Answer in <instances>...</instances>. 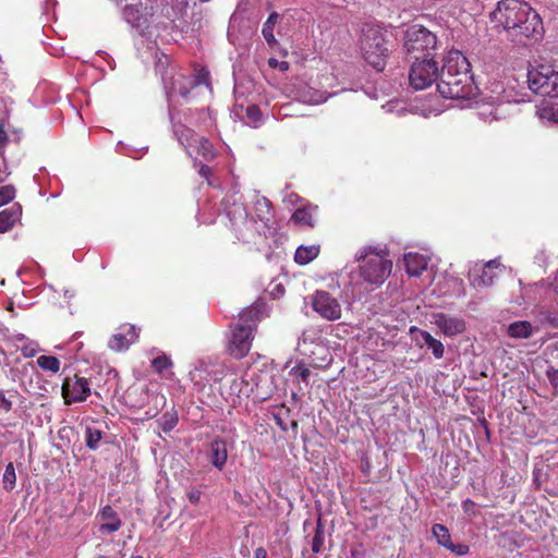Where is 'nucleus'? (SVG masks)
<instances>
[{
	"label": "nucleus",
	"instance_id": "nucleus-1",
	"mask_svg": "<svg viewBox=\"0 0 558 558\" xmlns=\"http://www.w3.org/2000/svg\"><path fill=\"white\" fill-rule=\"evenodd\" d=\"M489 16L496 27H502L507 39L517 46L526 47L543 37L542 19L526 2L500 0Z\"/></svg>",
	"mask_w": 558,
	"mask_h": 558
},
{
	"label": "nucleus",
	"instance_id": "nucleus-2",
	"mask_svg": "<svg viewBox=\"0 0 558 558\" xmlns=\"http://www.w3.org/2000/svg\"><path fill=\"white\" fill-rule=\"evenodd\" d=\"M260 319L262 312L258 306L247 307L240 313L239 320L230 326L231 335L227 345L230 356L241 360L248 354Z\"/></svg>",
	"mask_w": 558,
	"mask_h": 558
},
{
	"label": "nucleus",
	"instance_id": "nucleus-3",
	"mask_svg": "<svg viewBox=\"0 0 558 558\" xmlns=\"http://www.w3.org/2000/svg\"><path fill=\"white\" fill-rule=\"evenodd\" d=\"M359 48L367 64L378 72L385 70L390 48L387 32L381 26L365 24L359 38Z\"/></svg>",
	"mask_w": 558,
	"mask_h": 558
},
{
	"label": "nucleus",
	"instance_id": "nucleus-4",
	"mask_svg": "<svg viewBox=\"0 0 558 558\" xmlns=\"http://www.w3.org/2000/svg\"><path fill=\"white\" fill-rule=\"evenodd\" d=\"M356 259L360 262V276L371 286L379 288L391 275L392 262L384 250L366 246Z\"/></svg>",
	"mask_w": 558,
	"mask_h": 558
},
{
	"label": "nucleus",
	"instance_id": "nucleus-5",
	"mask_svg": "<svg viewBox=\"0 0 558 558\" xmlns=\"http://www.w3.org/2000/svg\"><path fill=\"white\" fill-rule=\"evenodd\" d=\"M456 108H472L478 104L480 89L474 84L471 63L460 51L456 50Z\"/></svg>",
	"mask_w": 558,
	"mask_h": 558
},
{
	"label": "nucleus",
	"instance_id": "nucleus-6",
	"mask_svg": "<svg viewBox=\"0 0 558 558\" xmlns=\"http://www.w3.org/2000/svg\"><path fill=\"white\" fill-rule=\"evenodd\" d=\"M436 45V36L422 25H412L405 32L404 49L409 61L433 59Z\"/></svg>",
	"mask_w": 558,
	"mask_h": 558
},
{
	"label": "nucleus",
	"instance_id": "nucleus-7",
	"mask_svg": "<svg viewBox=\"0 0 558 558\" xmlns=\"http://www.w3.org/2000/svg\"><path fill=\"white\" fill-rule=\"evenodd\" d=\"M527 83L535 94L558 97V72L550 65L543 64L529 71Z\"/></svg>",
	"mask_w": 558,
	"mask_h": 558
},
{
	"label": "nucleus",
	"instance_id": "nucleus-8",
	"mask_svg": "<svg viewBox=\"0 0 558 558\" xmlns=\"http://www.w3.org/2000/svg\"><path fill=\"white\" fill-rule=\"evenodd\" d=\"M438 74V66L434 59L412 60L409 72L410 85L416 89H425L433 84Z\"/></svg>",
	"mask_w": 558,
	"mask_h": 558
},
{
	"label": "nucleus",
	"instance_id": "nucleus-9",
	"mask_svg": "<svg viewBox=\"0 0 558 558\" xmlns=\"http://www.w3.org/2000/svg\"><path fill=\"white\" fill-rule=\"evenodd\" d=\"M92 393L90 383L86 377L74 374L63 379L61 386V396L64 404L84 402Z\"/></svg>",
	"mask_w": 558,
	"mask_h": 558
},
{
	"label": "nucleus",
	"instance_id": "nucleus-10",
	"mask_svg": "<svg viewBox=\"0 0 558 558\" xmlns=\"http://www.w3.org/2000/svg\"><path fill=\"white\" fill-rule=\"evenodd\" d=\"M311 305L323 319L333 322L341 318L342 308L339 301L327 291L316 290L311 296Z\"/></svg>",
	"mask_w": 558,
	"mask_h": 558
},
{
	"label": "nucleus",
	"instance_id": "nucleus-11",
	"mask_svg": "<svg viewBox=\"0 0 558 558\" xmlns=\"http://www.w3.org/2000/svg\"><path fill=\"white\" fill-rule=\"evenodd\" d=\"M150 0H138L136 3L126 4L123 9V17L131 27L135 28L140 34H144L149 26L154 9L148 5Z\"/></svg>",
	"mask_w": 558,
	"mask_h": 558
},
{
	"label": "nucleus",
	"instance_id": "nucleus-12",
	"mask_svg": "<svg viewBox=\"0 0 558 558\" xmlns=\"http://www.w3.org/2000/svg\"><path fill=\"white\" fill-rule=\"evenodd\" d=\"M162 82L165 88L171 95H180L186 97L192 89V81L190 77L175 71L173 66L166 69L162 73Z\"/></svg>",
	"mask_w": 558,
	"mask_h": 558
},
{
	"label": "nucleus",
	"instance_id": "nucleus-13",
	"mask_svg": "<svg viewBox=\"0 0 558 558\" xmlns=\"http://www.w3.org/2000/svg\"><path fill=\"white\" fill-rule=\"evenodd\" d=\"M499 266L496 259H492L486 264L475 265L469 270V280L475 288H488L494 284L496 277L495 269Z\"/></svg>",
	"mask_w": 558,
	"mask_h": 558
},
{
	"label": "nucleus",
	"instance_id": "nucleus-14",
	"mask_svg": "<svg viewBox=\"0 0 558 558\" xmlns=\"http://www.w3.org/2000/svg\"><path fill=\"white\" fill-rule=\"evenodd\" d=\"M317 217L318 206L310 202H303L301 206L294 210L290 220L299 227L314 228L317 223Z\"/></svg>",
	"mask_w": 558,
	"mask_h": 558
},
{
	"label": "nucleus",
	"instance_id": "nucleus-15",
	"mask_svg": "<svg viewBox=\"0 0 558 558\" xmlns=\"http://www.w3.org/2000/svg\"><path fill=\"white\" fill-rule=\"evenodd\" d=\"M140 337V329L134 325H128L123 328L122 332L113 335L109 340V348L116 352H122L130 348V345L137 341Z\"/></svg>",
	"mask_w": 558,
	"mask_h": 558
},
{
	"label": "nucleus",
	"instance_id": "nucleus-16",
	"mask_svg": "<svg viewBox=\"0 0 558 558\" xmlns=\"http://www.w3.org/2000/svg\"><path fill=\"white\" fill-rule=\"evenodd\" d=\"M102 523L98 526V532L102 536H107L118 532L122 526V520L117 511L109 505L105 506L98 513Z\"/></svg>",
	"mask_w": 558,
	"mask_h": 558
},
{
	"label": "nucleus",
	"instance_id": "nucleus-17",
	"mask_svg": "<svg viewBox=\"0 0 558 558\" xmlns=\"http://www.w3.org/2000/svg\"><path fill=\"white\" fill-rule=\"evenodd\" d=\"M228 459V450H227V444L221 438H215L210 442V449H209V460L211 464L222 470L226 465Z\"/></svg>",
	"mask_w": 558,
	"mask_h": 558
},
{
	"label": "nucleus",
	"instance_id": "nucleus-18",
	"mask_svg": "<svg viewBox=\"0 0 558 558\" xmlns=\"http://www.w3.org/2000/svg\"><path fill=\"white\" fill-rule=\"evenodd\" d=\"M21 216L22 207L20 204H14L10 208L0 211V233L11 230Z\"/></svg>",
	"mask_w": 558,
	"mask_h": 558
},
{
	"label": "nucleus",
	"instance_id": "nucleus-19",
	"mask_svg": "<svg viewBox=\"0 0 558 558\" xmlns=\"http://www.w3.org/2000/svg\"><path fill=\"white\" fill-rule=\"evenodd\" d=\"M404 266L410 276L417 277L427 268V259L417 253H408L404 255Z\"/></svg>",
	"mask_w": 558,
	"mask_h": 558
},
{
	"label": "nucleus",
	"instance_id": "nucleus-20",
	"mask_svg": "<svg viewBox=\"0 0 558 558\" xmlns=\"http://www.w3.org/2000/svg\"><path fill=\"white\" fill-rule=\"evenodd\" d=\"M173 363L166 353L161 352L156 357L151 360L153 369L160 375L162 378L171 379L173 377V372L171 371Z\"/></svg>",
	"mask_w": 558,
	"mask_h": 558
},
{
	"label": "nucleus",
	"instance_id": "nucleus-21",
	"mask_svg": "<svg viewBox=\"0 0 558 558\" xmlns=\"http://www.w3.org/2000/svg\"><path fill=\"white\" fill-rule=\"evenodd\" d=\"M320 252L319 245H300L294 254V262L299 265H306L314 260Z\"/></svg>",
	"mask_w": 558,
	"mask_h": 558
},
{
	"label": "nucleus",
	"instance_id": "nucleus-22",
	"mask_svg": "<svg viewBox=\"0 0 558 558\" xmlns=\"http://www.w3.org/2000/svg\"><path fill=\"white\" fill-rule=\"evenodd\" d=\"M507 333L511 338L527 339L533 333V327L527 320H519L508 326Z\"/></svg>",
	"mask_w": 558,
	"mask_h": 558
},
{
	"label": "nucleus",
	"instance_id": "nucleus-23",
	"mask_svg": "<svg viewBox=\"0 0 558 558\" xmlns=\"http://www.w3.org/2000/svg\"><path fill=\"white\" fill-rule=\"evenodd\" d=\"M256 217L267 226L272 217V205L266 197H258L254 203Z\"/></svg>",
	"mask_w": 558,
	"mask_h": 558
},
{
	"label": "nucleus",
	"instance_id": "nucleus-24",
	"mask_svg": "<svg viewBox=\"0 0 558 558\" xmlns=\"http://www.w3.org/2000/svg\"><path fill=\"white\" fill-rule=\"evenodd\" d=\"M432 532L439 545L453 551V543L451 541V534L447 526L439 524V523L434 524Z\"/></svg>",
	"mask_w": 558,
	"mask_h": 558
},
{
	"label": "nucleus",
	"instance_id": "nucleus-25",
	"mask_svg": "<svg viewBox=\"0 0 558 558\" xmlns=\"http://www.w3.org/2000/svg\"><path fill=\"white\" fill-rule=\"evenodd\" d=\"M193 148L207 161H210L216 157L214 145L205 136H199Z\"/></svg>",
	"mask_w": 558,
	"mask_h": 558
},
{
	"label": "nucleus",
	"instance_id": "nucleus-26",
	"mask_svg": "<svg viewBox=\"0 0 558 558\" xmlns=\"http://www.w3.org/2000/svg\"><path fill=\"white\" fill-rule=\"evenodd\" d=\"M175 133L179 142L186 149L194 147L195 142L199 138V135H197L194 130L186 126H181L175 131Z\"/></svg>",
	"mask_w": 558,
	"mask_h": 558
},
{
	"label": "nucleus",
	"instance_id": "nucleus-27",
	"mask_svg": "<svg viewBox=\"0 0 558 558\" xmlns=\"http://www.w3.org/2000/svg\"><path fill=\"white\" fill-rule=\"evenodd\" d=\"M37 365L46 372H51L53 374L58 373L60 369V360L53 355H40L37 357Z\"/></svg>",
	"mask_w": 558,
	"mask_h": 558
},
{
	"label": "nucleus",
	"instance_id": "nucleus-28",
	"mask_svg": "<svg viewBox=\"0 0 558 558\" xmlns=\"http://www.w3.org/2000/svg\"><path fill=\"white\" fill-rule=\"evenodd\" d=\"M277 17V13H271L268 16L267 21L264 23L262 28V34L269 46H274L275 44H277L276 37L274 35V27Z\"/></svg>",
	"mask_w": 558,
	"mask_h": 558
},
{
	"label": "nucleus",
	"instance_id": "nucleus-29",
	"mask_svg": "<svg viewBox=\"0 0 558 558\" xmlns=\"http://www.w3.org/2000/svg\"><path fill=\"white\" fill-rule=\"evenodd\" d=\"M179 417L175 411H167L159 418L158 423L162 432L170 433L178 424Z\"/></svg>",
	"mask_w": 558,
	"mask_h": 558
},
{
	"label": "nucleus",
	"instance_id": "nucleus-30",
	"mask_svg": "<svg viewBox=\"0 0 558 558\" xmlns=\"http://www.w3.org/2000/svg\"><path fill=\"white\" fill-rule=\"evenodd\" d=\"M325 542V532L322 520L318 519L317 526L315 529V534L312 539V553L318 554L320 553Z\"/></svg>",
	"mask_w": 558,
	"mask_h": 558
},
{
	"label": "nucleus",
	"instance_id": "nucleus-31",
	"mask_svg": "<svg viewBox=\"0 0 558 558\" xmlns=\"http://www.w3.org/2000/svg\"><path fill=\"white\" fill-rule=\"evenodd\" d=\"M437 92L444 99L449 100V101L453 100V89L451 86V82L446 81L444 78V73L441 74L440 80L437 83ZM450 107H451V102H449L447 108H450Z\"/></svg>",
	"mask_w": 558,
	"mask_h": 558
},
{
	"label": "nucleus",
	"instance_id": "nucleus-32",
	"mask_svg": "<svg viewBox=\"0 0 558 558\" xmlns=\"http://www.w3.org/2000/svg\"><path fill=\"white\" fill-rule=\"evenodd\" d=\"M86 446L90 450H96L99 446V442L102 438V432L93 428V427H86Z\"/></svg>",
	"mask_w": 558,
	"mask_h": 558
},
{
	"label": "nucleus",
	"instance_id": "nucleus-33",
	"mask_svg": "<svg viewBox=\"0 0 558 558\" xmlns=\"http://www.w3.org/2000/svg\"><path fill=\"white\" fill-rule=\"evenodd\" d=\"M16 475L13 464L10 462L3 473V487L5 490H12L15 486Z\"/></svg>",
	"mask_w": 558,
	"mask_h": 558
},
{
	"label": "nucleus",
	"instance_id": "nucleus-34",
	"mask_svg": "<svg viewBox=\"0 0 558 558\" xmlns=\"http://www.w3.org/2000/svg\"><path fill=\"white\" fill-rule=\"evenodd\" d=\"M410 333L417 343V345H420L421 348L426 347L427 342L430 341L433 337L429 332L422 330L417 327H412L410 329Z\"/></svg>",
	"mask_w": 558,
	"mask_h": 558
},
{
	"label": "nucleus",
	"instance_id": "nucleus-35",
	"mask_svg": "<svg viewBox=\"0 0 558 558\" xmlns=\"http://www.w3.org/2000/svg\"><path fill=\"white\" fill-rule=\"evenodd\" d=\"M291 375L302 381H307L311 376L310 368L302 362L298 363L291 369Z\"/></svg>",
	"mask_w": 558,
	"mask_h": 558
},
{
	"label": "nucleus",
	"instance_id": "nucleus-36",
	"mask_svg": "<svg viewBox=\"0 0 558 558\" xmlns=\"http://www.w3.org/2000/svg\"><path fill=\"white\" fill-rule=\"evenodd\" d=\"M19 395L17 391H11L9 396L5 395L4 391L0 390V411L3 413H9L12 410V398Z\"/></svg>",
	"mask_w": 558,
	"mask_h": 558
},
{
	"label": "nucleus",
	"instance_id": "nucleus-37",
	"mask_svg": "<svg viewBox=\"0 0 558 558\" xmlns=\"http://www.w3.org/2000/svg\"><path fill=\"white\" fill-rule=\"evenodd\" d=\"M15 197V187L13 185H4L0 187V207L7 205Z\"/></svg>",
	"mask_w": 558,
	"mask_h": 558
},
{
	"label": "nucleus",
	"instance_id": "nucleus-38",
	"mask_svg": "<svg viewBox=\"0 0 558 558\" xmlns=\"http://www.w3.org/2000/svg\"><path fill=\"white\" fill-rule=\"evenodd\" d=\"M426 347L432 350L435 357L439 359L444 355L442 343L434 337H432L430 341L427 342Z\"/></svg>",
	"mask_w": 558,
	"mask_h": 558
},
{
	"label": "nucleus",
	"instance_id": "nucleus-39",
	"mask_svg": "<svg viewBox=\"0 0 558 558\" xmlns=\"http://www.w3.org/2000/svg\"><path fill=\"white\" fill-rule=\"evenodd\" d=\"M246 117L247 119L256 124L257 122L260 121V118H262V112H260V109L256 106V105H251L246 108Z\"/></svg>",
	"mask_w": 558,
	"mask_h": 558
},
{
	"label": "nucleus",
	"instance_id": "nucleus-40",
	"mask_svg": "<svg viewBox=\"0 0 558 558\" xmlns=\"http://www.w3.org/2000/svg\"><path fill=\"white\" fill-rule=\"evenodd\" d=\"M192 81V88L197 86V85H201V84H208L209 83V73L207 71H199L198 74L194 77V78H191Z\"/></svg>",
	"mask_w": 558,
	"mask_h": 558
},
{
	"label": "nucleus",
	"instance_id": "nucleus-41",
	"mask_svg": "<svg viewBox=\"0 0 558 558\" xmlns=\"http://www.w3.org/2000/svg\"><path fill=\"white\" fill-rule=\"evenodd\" d=\"M268 65L271 69H277L278 68L282 72H286V71L289 70V63L287 61H278L275 58H269L268 59Z\"/></svg>",
	"mask_w": 558,
	"mask_h": 558
},
{
	"label": "nucleus",
	"instance_id": "nucleus-42",
	"mask_svg": "<svg viewBox=\"0 0 558 558\" xmlns=\"http://www.w3.org/2000/svg\"><path fill=\"white\" fill-rule=\"evenodd\" d=\"M546 376L551 384L553 387L558 388V369L554 367H548L546 371Z\"/></svg>",
	"mask_w": 558,
	"mask_h": 558
},
{
	"label": "nucleus",
	"instance_id": "nucleus-43",
	"mask_svg": "<svg viewBox=\"0 0 558 558\" xmlns=\"http://www.w3.org/2000/svg\"><path fill=\"white\" fill-rule=\"evenodd\" d=\"M201 496H202V492L196 488H193L187 493V499L193 505H195L199 501Z\"/></svg>",
	"mask_w": 558,
	"mask_h": 558
},
{
	"label": "nucleus",
	"instance_id": "nucleus-44",
	"mask_svg": "<svg viewBox=\"0 0 558 558\" xmlns=\"http://www.w3.org/2000/svg\"><path fill=\"white\" fill-rule=\"evenodd\" d=\"M199 175L207 180V183L211 185L209 178L211 175V168L207 165H202L198 171Z\"/></svg>",
	"mask_w": 558,
	"mask_h": 558
},
{
	"label": "nucleus",
	"instance_id": "nucleus-45",
	"mask_svg": "<svg viewBox=\"0 0 558 558\" xmlns=\"http://www.w3.org/2000/svg\"><path fill=\"white\" fill-rule=\"evenodd\" d=\"M469 553V546L463 544H456V556H463Z\"/></svg>",
	"mask_w": 558,
	"mask_h": 558
},
{
	"label": "nucleus",
	"instance_id": "nucleus-46",
	"mask_svg": "<svg viewBox=\"0 0 558 558\" xmlns=\"http://www.w3.org/2000/svg\"><path fill=\"white\" fill-rule=\"evenodd\" d=\"M254 558H267V550L264 547L256 548Z\"/></svg>",
	"mask_w": 558,
	"mask_h": 558
},
{
	"label": "nucleus",
	"instance_id": "nucleus-47",
	"mask_svg": "<svg viewBox=\"0 0 558 558\" xmlns=\"http://www.w3.org/2000/svg\"><path fill=\"white\" fill-rule=\"evenodd\" d=\"M546 319L554 328H558V315L549 314Z\"/></svg>",
	"mask_w": 558,
	"mask_h": 558
},
{
	"label": "nucleus",
	"instance_id": "nucleus-48",
	"mask_svg": "<svg viewBox=\"0 0 558 558\" xmlns=\"http://www.w3.org/2000/svg\"><path fill=\"white\" fill-rule=\"evenodd\" d=\"M8 142V135L3 126L0 125V146H3Z\"/></svg>",
	"mask_w": 558,
	"mask_h": 558
},
{
	"label": "nucleus",
	"instance_id": "nucleus-49",
	"mask_svg": "<svg viewBox=\"0 0 558 558\" xmlns=\"http://www.w3.org/2000/svg\"><path fill=\"white\" fill-rule=\"evenodd\" d=\"M474 507H475V504L473 501H471L470 499H468L463 502V508H464L465 512L473 511Z\"/></svg>",
	"mask_w": 558,
	"mask_h": 558
},
{
	"label": "nucleus",
	"instance_id": "nucleus-50",
	"mask_svg": "<svg viewBox=\"0 0 558 558\" xmlns=\"http://www.w3.org/2000/svg\"><path fill=\"white\" fill-rule=\"evenodd\" d=\"M465 329L464 322H460L456 319V333L461 332Z\"/></svg>",
	"mask_w": 558,
	"mask_h": 558
},
{
	"label": "nucleus",
	"instance_id": "nucleus-51",
	"mask_svg": "<svg viewBox=\"0 0 558 558\" xmlns=\"http://www.w3.org/2000/svg\"><path fill=\"white\" fill-rule=\"evenodd\" d=\"M223 373L222 372H215L214 380L220 381L222 379Z\"/></svg>",
	"mask_w": 558,
	"mask_h": 558
},
{
	"label": "nucleus",
	"instance_id": "nucleus-52",
	"mask_svg": "<svg viewBox=\"0 0 558 558\" xmlns=\"http://www.w3.org/2000/svg\"><path fill=\"white\" fill-rule=\"evenodd\" d=\"M506 100H507V98L504 97V96H497L496 97V101L502 102V101H506Z\"/></svg>",
	"mask_w": 558,
	"mask_h": 558
},
{
	"label": "nucleus",
	"instance_id": "nucleus-53",
	"mask_svg": "<svg viewBox=\"0 0 558 558\" xmlns=\"http://www.w3.org/2000/svg\"><path fill=\"white\" fill-rule=\"evenodd\" d=\"M555 121L558 122V111L554 113Z\"/></svg>",
	"mask_w": 558,
	"mask_h": 558
},
{
	"label": "nucleus",
	"instance_id": "nucleus-54",
	"mask_svg": "<svg viewBox=\"0 0 558 558\" xmlns=\"http://www.w3.org/2000/svg\"><path fill=\"white\" fill-rule=\"evenodd\" d=\"M118 4L125 2L126 0H114Z\"/></svg>",
	"mask_w": 558,
	"mask_h": 558
},
{
	"label": "nucleus",
	"instance_id": "nucleus-55",
	"mask_svg": "<svg viewBox=\"0 0 558 558\" xmlns=\"http://www.w3.org/2000/svg\"><path fill=\"white\" fill-rule=\"evenodd\" d=\"M131 558H142L141 556H132Z\"/></svg>",
	"mask_w": 558,
	"mask_h": 558
}]
</instances>
